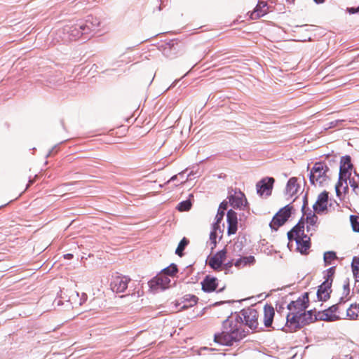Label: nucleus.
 Instances as JSON below:
<instances>
[{"mask_svg": "<svg viewBox=\"0 0 359 359\" xmlns=\"http://www.w3.org/2000/svg\"><path fill=\"white\" fill-rule=\"evenodd\" d=\"M191 203L189 200L184 201L177 205V210L180 212L188 211L191 209Z\"/></svg>", "mask_w": 359, "mask_h": 359, "instance_id": "473e14b6", "label": "nucleus"}, {"mask_svg": "<svg viewBox=\"0 0 359 359\" xmlns=\"http://www.w3.org/2000/svg\"><path fill=\"white\" fill-rule=\"evenodd\" d=\"M198 297L194 294H186L182 298L177 299L174 304L177 309L184 310L192 307L198 302Z\"/></svg>", "mask_w": 359, "mask_h": 359, "instance_id": "9b49d317", "label": "nucleus"}, {"mask_svg": "<svg viewBox=\"0 0 359 359\" xmlns=\"http://www.w3.org/2000/svg\"><path fill=\"white\" fill-rule=\"evenodd\" d=\"M201 284L203 291L210 293L217 291L219 281L217 278L208 275L204 278Z\"/></svg>", "mask_w": 359, "mask_h": 359, "instance_id": "4468645a", "label": "nucleus"}, {"mask_svg": "<svg viewBox=\"0 0 359 359\" xmlns=\"http://www.w3.org/2000/svg\"><path fill=\"white\" fill-rule=\"evenodd\" d=\"M227 258V250L226 248L218 251L207 259L208 265L215 271H222V266Z\"/></svg>", "mask_w": 359, "mask_h": 359, "instance_id": "39448f33", "label": "nucleus"}, {"mask_svg": "<svg viewBox=\"0 0 359 359\" xmlns=\"http://www.w3.org/2000/svg\"><path fill=\"white\" fill-rule=\"evenodd\" d=\"M343 182H344V177L341 178V175H339V181L337 182L335 187H339V189H340V187L343 185Z\"/></svg>", "mask_w": 359, "mask_h": 359, "instance_id": "58836bf2", "label": "nucleus"}, {"mask_svg": "<svg viewBox=\"0 0 359 359\" xmlns=\"http://www.w3.org/2000/svg\"><path fill=\"white\" fill-rule=\"evenodd\" d=\"M351 269L355 281L359 282V257H354L353 258Z\"/></svg>", "mask_w": 359, "mask_h": 359, "instance_id": "bb28decb", "label": "nucleus"}, {"mask_svg": "<svg viewBox=\"0 0 359 359\" xmlns=\"http://www.w3.org/2000/svg\"><path fill=\"white\" fill-rule=\"evenodd\" d=\"M328 194L329 193L327 191H324L318 195L316 202L313 205V210L316 212L320 213L327 210Z\"/></svg>", "mask_w": 359, "mask_h": 359, "instance_id": "dca6fc26", "label": "nucleus"}, {"mask_svg": "<svg viewBox=\"0 0 359 359\" xmlns=\"http://www.w3.org/2000/svg\"><path fill=\"white\" fill-rule=\"evenodd\" d=\"M351 187H355V184H351Z\"/></svg>", "mask_w": 359, "mask_h": 359, "instance_id": "3c124183", "label": "nucleus"}, {"mask_svg": "<svg viewBox=\"0 0 359 359\" xmlns=\"http://www.w3.org/2000/svg\"><path fill=\"white\" fill-rule=\"evenodd\" d=\"M292 207L289 205L281 208L273 217L270 222V226L274 230H277L283 225L291 215Z\"/></svg>", "mask_w": 359, "mask_h": 359, "instance_id": "0eeeda50", "label": "nucleus"}, {"mask_svg": "<svg viewBox=\"0 0 359 359\" xmlns=\"http://www.w3.org/2000/svg\"><path fill=\"white\" fill-rule=\"evenodd\" d=\"M275 180L273 177H266L257 184V191L260 196H269Z\"/></svg>", "mask_w": 359, "mask_h": 359, "instance_id": "ddd939ff", "label": "nucleus"}, {"mask_svg": "<svg viewBox=\"0 0 359 359\" xmlns=\"http://www.w3.org/2000/svg\"><path fill=\"white\" fill-rule=\"evenodd\" d=\"M350 222H351L353 230L355 232L359 233V216L353 215H351L350 216Z\"/></svg>", "mask_w": 359, "mask_h": 359, "instance_id": "7c9ffc66", "label": "nucleus"}, {"mask_svg": "<svg viewBox=\"0 0 359 359\" xmlns=\"http://www.w3.org/2000/svg\"><path fill=\"white\" fill-rule=\"evenodd\" d=\"M341 303L334 304L330 306L328 309L321 311H318L316 314V319L323 321H336L339 320L341 318L339 315Z\"/></svg>", "mask_w": 359, "mask_h": 359, "instance_id": "423d86ee", "label": "nucleus"}, {"mask_svg": "<svg viewBox=\"0 0 359 359\" xmlns=\"http://www.w3.org/2000/svg\"><path fill=\"white\" fill-rule=\"evenodd\" d=\"M219 223L220 222H217L216 220L215 223L213 224L212 231H215V232H217V231L219 229Z\"/></svg>", "mask_w": 359, "mask_h": 359, "instance_id": "ea45409f", "label": "nucleus"}, {"mask_svg": "<svg viewBox=\"0 0 359 359\" xmlns=\"http://www.w3.org/2000/svg\"><path fill=\"white\" fill-rule=\"evenodd\" d=\"M229 199L231 205L234 208L242 209L248 204L245 196L242 192H235Z\"/></svg>", "mask_w": 359, "mask_h": 359, "instance_id": "2eb2a0df", "label": "nucleus"}, {"mask_svg": "<svg viewBox=\"0 0 359 359\" xmlns=\"http://www.w3.org/2000/svg\"><path fill=\"white\" fill-rule=\"evenodd\" d=\"M245 324L252 330H255L259 325V312L255 309H248L242 312Z\"/></svg>", "mask_w": 359, "mask_h": 359, "instance_id": "1a4fd4ad", "label": "nucleus"}, {"mask_svg": "<svg viewBox=\"0 0 359 359\" xmlns=\"http://www.w3.org/2000/svg\"><path fill=\"white\" fill-rule=\"evenodd\" d=\"M166 142L165 135L164 133H158L156 140H155V145L158 148H161Z\"/></svg>", "mask_w": 359, "mask_h": 359, "instance_id": "72a5a7b5", "label": "nucleus"}, {"mask_svg": "<svg viewBox=\"0 0 359 359\" xmlns=\"http://www.w3.org/2000/svg\"><path fill=\"white\" fill-rule=\"evenodd\" d=\"M318 312L316 311L314 313L313 311L303 312V313L299 316L300 323L302 326L310 324L316 320H318V319H316V314Z\"/></svg>", "mask_w": 359, "mask_h": 359, "instance_id": "5701e85b", "label": "nucleus"}, {"mask_svg": "<svg viewBox=\"0 0 359 359\" xmlns=\"http://www.w3.org/2000/svg\"><path fill=\"white\" fill-rule=\"evenodd\" d=\"M346 315L351 320H356L359 317V304L354 303L346 310Z\"/></svg>", "mask_w": 359, "mask_h": 359, "instance_id": "393cba45", "label": "nucleus"}, {"mask_svg": "<svg viewBox=\"0 0 359 359\" xmlns=\"http://www.w3.org/2000/svg\"><path fill=\"white\" fill-rule=\"evenodd\" d=\"M306 205H307V200H306V197H305V201H304V205H303V209L305 208Z\"/></svg>", "mask_w": 359, "mask_h": 359, "instance_id": "c03bdc74", "label": "nucleus"}, {"mask_svg": "<svg viewBox=\"0 0 359 359\" xmlns=\"http://www.w3.org/2000/svg\"><path fill=\"white\" fill-rule=\"evenodd\" d=\"M328 171L329 168L325 163L316 162L311 170L310 182L315 186H323L329 180Z\"/></svg>", "mask_w": 359, "mask_h": 359, "instance_id": "7ed1b4c3", "label": "nucleus"}, {"mask_svg": "<svg viewBox=\"0 0 359 359\" xmlns=\"http://www.w3.org/2000/svg\"><path fill=\"white\" fill-rule=\"evenodd\" d=\"M6 205H7V204H5V205H3L0 206V208H1V207L6 206Z\"/></svg>", "mask_w": 359, "mask_h": 359, "instance_id": "603ef678", "label": "nucleus"}, {"mask_svg": "<svg viewBox=\"0 0 359 359\" xmlns=\"http://www.w3.org/2000/svg\"><path fill=\"white\" fill-rule=\"evenodd\" d=\"M170 279L165 276L163 273H159L149 282L150 289L156 292L158 290H163L170 287Z\"/></svg>", "mask_w": 359, "mask_h": 359, "instance_id": "6e6552de", "label": "nucleus"}, {"mask_svg": "<svg viewBox=\"0 0 359 359\" xmlns=\"http://www.w3.org/2000/svg\"><path fill=\"white\" fill-rule=\"evenodd\" d=\"M66 256H67V257H69H69H72V255H71V254H67Z\"/></svg>", "mask_w": 359, "mask_h": 359, "instance_id": "49530a36", "label": "nucleus"}, {"mask_svg": "<svg viewBox=\"0 0 359 359\" xmlns=\"http://www.w3.org/2000/svg\"><path fill=\"white\" fill-rule=\"evenodd\" d=\"M351 187H355V184H351Z\"/></svg>", "mask_w": 359, "mask_h": 359, "instance_id": "8fccbe9b", "label": "nucleus"}, {"mask_svg": "<svg viewBox=\"0 0 359 359\" xmlns=\"http://www.w3.org/2000/svg\"><path fill=\"white\" fill-rule=\"evenodd\" d=\"M176 178H177V175H175V176H173V177H172L170 178V180H169V182H170V181H173V180H175Z\"/></svg>", "mask_w": 359, "mask_h": 359, "instance_id": "a18cd8bd", "label": "nucleus"}, {"mask_svg": "<svg viewBox=\"0 0 359 359\" xmlns=\"http://www.w3.org/2000/svg\"><path fill=\"white\" fill-rule=\"evenodd\" d=\"M299 189L300 186L297 183V178L291 177L288 180L286 186V195H287L290 197H293L298 193Z\"/></svg>", "mask_w": 359, "mask_h": 359, "instance_id": "412c9836", "label": "nucleus"}, {"mask_svg": "<svg viewBox=\"0 0 359 359\" xmlns=\"http://www.w3.org/2000/svg\"><path fill=\"white\" fill-rule=\"evenodd\" d=\"M348 12L350 13V14H354V13H359V6L356 8H348L347 9Z\"/></svg>", "mask_w": 359, "mask_h": 359, "instance_id": "4c0bfd02", "label": "nucleus"}, {"mask_svg": "<svg viewBox=\"0 0 359 359\" xmlns=\"http://www.w3.org/2000/svg\"><path fill=\"white\" fill-rule=\"evenodd\" d=\"M255 263V258L254 256L242 257L236 260L234 266L238 269H243L246 266H250Z\"/></svg>", "mask_w": 359, "mask_h": 359, "instance_id": "4be33fe9", "label": "nucleus"}, {"mask_svg": "<svg viewBox=\"0 0 359 359\" xmlns=\"http://www.w3.org/2000/svg\"><path fill=\"white\" fill-rule=\"evenodd\" d=\"M287 323L294 328L301 327L302 325L300 323L299 315L290 311L287 315Z\"/></svg>", "mask_w": 359, "mask_h": 359, "instance_id": "b1692460", "label": "nucleus"}, {"mask_svg": "<svg viewBox=\"0 0 359 359\" xmlns=\"http://www.w3.org/2000/svg\"><path fill=\"white\" fill-rule=\"evenodd\" d=\"M86 27V26L85 25H82L79 26V29L81 30L77 29L76 27H74V29L71 30V34L73 36L74 39L79 38L81 35H82V31L85 30Z\"/></svg>", "mask_w": 359, "mask_h": 359, "instance_id": "f704fd0d", "label": "nucleus"}, {"mask_svg": "<svg viewBox=\"0 0 359 359\" xmlns=\"http://www.w3.org/2000/svg\"><path fill=\"white\" fill-rule=\"evenodd\" d=\"M227 209V203L226 202H222L220 203L219 207L218 208L217 213L215 217V219L217 222H221L223 219V217L224 215V211Z\"/></svg>", "mask_w": 359, "mask_h": 359, "instance_id": "c85d7f7f", "label": "nucleus"}, {"mask_svg": "<svg viewBox=\"0 0 359 359\" xmlns=\"http://www.w3.org/2000/svg\"><path fill=\"white\" fill-rule=\"evenodd\" d=\"M227 233L229 235L235 234L238 229V218L237 214L232 210L227 212Z\"/></svg>", "mask_w": 359, "mask_h": 359, "instance_id": "f3484780", "label": "nucleus"}, {"mask_svg": "<svg viewBox=\"0 0 359 359\" xmlns=\"http://www.w3.org/2000/svg\"><path fill=\"white\" fill-rule=\"evenodd\" d=\"M234 265V262L233 260L228 261L227 262H224L222 266V271H224L226 274L230 273L231 269Z\"/></svg>", "mask_w": 359, "mask_h": 359, "instance_id": "c9c22d12", "label": "nucleus"}, {"mask_svg": "<svg viewBox=\"0 0 359 359\" xmlns=\"http://www.w3.org/2000/svg\"><path fill=\"white\" fill-rule=\"evenodd\" d=\"M351 187H355V184H351Z\"/></svg>", "mask_w": 359, "mask_h": 359, "instance_id": "09e8293b", "label": "nucleus"}, {"mask_svg": "<svg viewBox=\"0 0 359 359\" xmlns=\"http://www.w3.org/2000/svg\"><path fill=\"white\" fill-rule=\"evenodd\" d=\"M337 259L336 253L334 252H326L324 254V261L326 264H331Z\"/></svg>", "mask_w": 359, "mask_h": 359, "instance_id": "2f4dec72", "label": "nucleus"}, {"mask_svg": "<svg viewBox=\"0 0 359 359\" xmlns=\"http://www.w3.org/2000/svg\"><path fill=\"white\" fill-rule=\"evenodd\" d=\"M318 217L309 213L306 218L307 234L305 233L304 222H299L288 233L287 238L290 242L294 241L297 245V250L302 255H308L311 248L310 236L316 229Z\"/></svg>", "mask_w": 359, "mask_h": 359, "instance_id": "f257e3e1", "label": "nucleus"}, {"mask_svg": "<svg viewBox=\"0 0 359 359\" xmlns=\"http://www.w3.org/2000/svg\"><path fill=\"white\" fill-rule=\"evenodd\" d=\"M189 241L186 238H183L175 250V253L178 255L180 257L182 256V252L184 250L185 247L188 245Z\"/></svg>", "mask_w": 359, "mask_h": 359, "instance_id": "c756f323", "label": "nucleus"}, {"mask_svg": "<svg viewBox=\"0 0 359 359\" xmlns=\"http://www.w3.org/2000/svg\"><path fill=\"white\" fill-rule=\"evenodd\" d=\"M325 0H314V1L316 3V4H322L325 1Z\"/></svg>", "mask_w": 359, "mask_h": 359, "instance_id": "37998d69", "label": "nucleus"}, {"mask_svg": "<svg viewBox=\"0 0 359 359\" xmlns=\"http://www.w3.org/2000/svg\"><path fill=\"white\" fill-rule=\"evenodd\" d=\"M269 12L267 4L265 1H259L254 11L250 14V18L257 20L265 15Z\"/></svg>", "mask_w": 359, "mask_h": 359, "instance_id": "6ab92c4d", "label": "nucleus"}, {"mask_svg": "<svg viewBox=\"0 0 359 359\" xmlns=\"http://www.w3.org/2000/svg\"><path fill=\"white\" fill-rule=\"evenodd\" d=\"M217 237V232H215V231H212L210 233V240L211 241V243L213 245L212 248H213L216 246Z\"/></svg>", "mask_w": 359, "mask_h": 359, "instance_id": "e433bc0d", "label": "nucleus"}, {"mask_svg": "<svg viewBox=\"0 0 359 359\" xmlns=\"http://www.w3.org/2000/svg\"><path fill=\"white\" fill-rule=\"evenodd\" d=\"M243 327L240 316L229 317L222 323V331L215 334L214 341L221 345L231 346L248 334V331H245Z\"/></svg>", "mask_w": 359, "mask_h": 359, "instance_id": "f03ea898", "label": "nucleus"}, {"mask_svg": "<svg viewBox=\"0 0 359 359\" xmlns=\"http://www.w3.org/2000/svg\"><path fill=\"white\" fill-rule=\"evenodd\" d=\"M34 180H30L29 181V183L27 184V187H26L25 190H26V189H27L29 186H31V185L34 183Z\"/></svg>", "mask_w": 359, "mask_h": 359, "instance_id": "79ce46f5", "label": "nucleus"}, {"mask_svg": "<svg viewBox=\"0 0 359 359\" xmlns=\"http://www.w3.org/2000/svg\"><path fill=\"white\" fill-rule=\"evenodd\" d=\"M275 316V310L271 305L266 304L263 308L262 320L266 327L271 326Z\"/></svg>", "mask_w": 359, "mask_h": 359, "instance_id": "a211bd4d", "label": "nucleus"}, {"mask_svg": "<svg viewBox=\"0 0 359 359\" xmlns=\"http://www.w3.org/2000/svg\"><path fill=\"white\" fill-rule=\"evenodd\" d=\"M130 281V278L126 276H116L110 283L111 289L116 293L123 292Z\"/></svg>", "mask_w": 359, "mask_h": 359, "instance_id": "f8f14e48", "label": "nucleus"}, {"mask_svg": "<svg viewBox=\"0 0 359 359\" xmlns=\"http://www.w3.org/2000/svg\"><path fill=\"white\" fill-rule=\"evenodd\" d=\"M178 272V269L176 264H171L167 268L163 269L160 273H163L166 276L174 277Z\"/></svg>", "mask_w": 359, "mask_h": 359, "instance_id": "cd10ccee", "label": "nucleus"}, {"mask_svg": "<svg viewBox=\"0 0 359 359\" xmlns=\"http://www.w3.org/2000/svg\"><path fill=\"white\" fill-rule=\"evenodd\" d=\"M334 273V268H330L327 271L325 280L319 286L317 295L320 300L326 301L330 297L331 286L333 281L332 276Z\"/></svg>", "mask_w": 359, "mask_h": 359, "instance_id": "20e7f679", "label": "nucleus"}, {"mask_svg": "<svg viewBox=\"0 0 359 359\" xmlns=\"http://www.w3.org/2000/svg\"><path fill=\"white\" fill-rule=\"evenodd\" d=\"M179 46V43L176 40H170L162 46L163 50L165 53L168 54V51L173 50L174 53H177V47Z\"/></svg>", "mask_w": 359, "mask_h": 359, "instance_id": "a878e982", "label": "nucleus"}, {"mask_svg": "<svg viewBox=\"0 0 359 359\" xmlns=\"http://www.w3.org/2000/svg\"><path fill=\"white\" fill-rule=\"evenodd\" d=\"M353 165L351 163V158L349 156L345 157L341 161V165L340 166L339 175L341 178L344 177V182L346 184V178L350 175V170H351Z\"/></svg>", "mask_w": 359, "mask_h": 359, "instance_id": "aec40b11", "label": "nucleus"}, {"mask_svg": "<svg viewBox=\"0 0 359 359\" xmlns=\"http://www.w3.org/2000/svg\"><path fill=\"white\" fill-rule=\"evenodd\" d=\"M309 304V297L306 293L303 294L302 297L298 298L295 301L290 302L287 309L290 311L299 314V316L306 311V309Z\"/></svg>", "mask_w": 359, "mask_h": 359, "instance_id": "9d476101", "label": "nucleus"}, {"mask_svg": "<svg viewBox=\"0 0 359 359\" xmlns=\"http://www.w3.org/2000/svg\"><path fill=\"white\" fill-rule=\"evenodd\" d=\"M335 191H336V194L337 196L340 197L341 193L340 191V189H339V187H335Z\"/></svg>", "mask_w": 359, "mask_h": 359, "instance_id": "a19ab883", "label": "nucleus"}, {"mask_svg": "<svg viewBox=\"0 0 359 359\" xmlns=\"http://www.w3.org/2000/svg\"><path fill=\"white\" fill-rule=\"evenodd\" d=\"M224 288H222L220 290H219L217 292H222Z\"/></svg>", "mask_w": 359, "mask_h": 359, "instance_id": "de8ad7c7", "label": "nucleus"}]
</instances>
